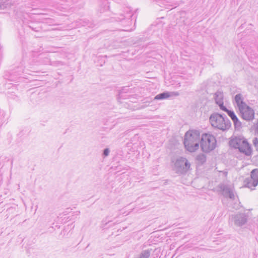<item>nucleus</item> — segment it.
I'll list each match as a JSON object with an SVG mask.
<instances>
[{
    "label": "nucleus",
    "mask_w": 258,
    "mask_h": 258,
    "mask_svg": "<svg viewBox=\"0 0 258 258\" xmlns=\"http://www.w3.org/2000/svg\"><path fill=\"white\" fill-rule=\"evenodd\" d=\"M109 153V150L108 148H106L103 151V155L104 156H107Z\"/></svg>",
    "instance_id": "19"
},
{
    "label": "nucleus",
    "mask_w": 258,
    "mask_h": 258,
    "mask_svg": "<svg viewBox=\"0 0 258 258\" xmlns=\"http://www.w3.org/2000/svg\"><path fill=\"white\" fill-rule=\"evenodd\" d=\"M230 147L238 149L239 151L247 156H250L252 149L246 139L241 137H235L229 141Z\"/></svg>",
    "instance_id": "3"
},
{
    "label": "nucleus",
    "mask_w": 258,
    "mask_h": 258,
    "mask_svg": "<svg viewBox=\"0 0 258 258\" xmlns=\"http://www.w3.org/2000/svg\"><path fill=\"white\" fill-rule=\"evenodd\" d=\"M211 125L222 131L228 130L231 127L230 121L226 115H222L218 113H212L209 118Z\"/></svg>",
    "instance_id": "2"
},
{
    "label": "nucleus",
    "mask_w": 258,
    "mask_h": 258,
    "mask_svg": "<svg viewBox=\"0 0 258 258\" xmlns=\"http://www.w3.org/2000/svg\"><path fill=\"white\" fill-rule=\"evenodd\" d=\"M250 178L254 180L255 185L258 184V169L252 170L250 173Z\"/></svg>",
    "instance_id": "13"
},
{
    "label": "nucleus",
    "mask_w": 258,
    "mask_h": 258,
    "mask_svg": "<svg viewBox=\"0 0 258 258\" xmlns=\"http://www.w3.org/2000/svg\"><path fill=\"white\" fill-rule=\"evenodd\" d=\"M227 114L233 121L235 127L236 128H240L241 126V122L239 120L234 112L233 111L230 110V111H228Z\"/></svg>",
    "instance_id": "10"
},
{
    "label": "nucleus",
    "mask_w": 258,
    "mask_h": 258,
    "mask_svg": "<svg viewBox=\"0 0 258 258\" xmlns=\"http://www.w3.org/2000/svg\"><path fill=\"white\" fill-rule=\"evenodd\" d=\"M253 144L254 146L255 147L256 150L258 151V139L256 138H254L253 140Z\"/></svg>",
    "instance_id": "17"
},
{
    "label": "nucleus",
    "mask_w": 258,
    "mask_h": 258,
    "mask_svg": "<svg viewBox=\"0 0 258 258\" xmlns=\"http://www.w3.org/2000/svg\"><path fill=\"white\" fill-rule=\"evenodd\" d=\"M121 18L119 19L120 20L124 19V16L123 15H121Z\"/></svg>",
    "instance_id": "21"
},
{
    "label": "nucleus",
    "mask_w": 258,
    "mask_h": 258,
    "mask_svg": "<svg viewBox=\"0 0 258 258\" xmlns=\"http://www.w3.org/2000/svg\"><path fill=\"white\" fill-rule=\"evenodd\" d=\"M190 167V163L184 157L177 158L174 164V169L177 173L184 174L189 170Z\"/></svg>",
    "instance_id": "6"
},
{
    "label": "nucleus",
    "mask_w": 258,
    "mask_h": 258,
    "mask_svg": "<svg viewBox=\"0 0 258 258\" xmlns=\"http://www.w3.org/2000/svg\"><path fill=\"white\" fill-rule=\"evenodd\" d=\"M257 185H255L254 180L250 177L246 178L244 180V186L245 187L253 189Z\"/></svg>",
    "instance_id": "12"
},
{
    "label": "nucleus",
    "mask_w": 258,
    "mask_h": 258,
    "mask_svg": "<svg viewBox=\"0 0 258 258\" xmlns=\"http://www.w3.org/2000/svg\"><path fill=\"white\" fill-rule=\"evenodd\" d=\"M196 159L199 164H203L206 161V156L205 155L201 154L197 156Z\"/></svg>",
    "instance_id": "15"
},
{
    "label": "nucleus",
    "mask_w": 258,
    "mask_h": 258,
    "mask_svg": "<svg viewBox=\"0 0 258 258\" xmlns=\"http://www.w3.org/2000/svg\"><path fill=\"white\" fill-rule=\"evenodd\" d=\"M6 8V5L3 1H0V10L1 9H5Z\"/></svg>",
    "instance_id": "18"
},
{
    "label": "nucleus",
    "mask_w": 258,
    "mask_h": 258,
    "mask_svg": "<svg viewBox=\"0 0 258 258\" xmlns=\"http://www.w3.org/2000/svg\"><path fill=\"white\" fill-rule=\"evenodd\" d=\"M214 98L216 104L221 103L223 101V94L221 91H218L214 94Z\"/></svg>",
    "instance_id": "14"
},
{
    "label": "nucleus",
    "mask_w": 258,
    "mask_h": 258,
    "mask_svg": "<svg viewBox=\"0 0 258 258\" xmlns=\"http://www.w3.org/2000/svg\"><path fill=\"white\" fill-rule=\"evenodd\" d=\"M248 216L243 212H238L230 216L229 221L237 227L245 225L248 221Z\"/></svg>",
    "instance_id": "5"
},
{
    "label": "nucleus",
    "mask_w": 258,
    "mask_h": 258,
    "mask_svg": "<svg viewBox=\"0 0 258 258\" xmlns=\"http://www.w3.org/2000/svg\"><path fill=\"white\" fill-rule=\"evenodd\" d=\"M179 93L178 92H165L157 95L155 97V100H162L172 96H178Z\"/></svg>",
    "instance_id": "9"
},
{
    "label": "nucleus",
    "mask_w": 258,
    "mask_h": 258,
    "mask_svg": "<svg viewBox=\"0 0 258 258\" xmlns=\"http://www.w3.org/2000/svg\"><path fill=\"white\" fill-rule=\"evenodd\" d=\"M217 104L219 105L220 108L222 110L226 112L227 113H228V111H230V110H228L225 106H224L223 102H222L221 103H218Z\"/></svg>",
    "instance_id": "16"
},
{
    "label": "nucleus",
    "mask_w": 258,
    "mask_h": 258,
    "mask_svg": "<svg viewBox=\"0 0 258 258\" xmlns=\"http://www.w3.org/2000/svg\"><path fill=\"white\" fill-rule=\"evenodd\" d=\"M234 99L235 102L237 104V106L238 107V108L246 105V104L243 102V99L241 94H236L235 96Z\"/></svg>",
    "instance_id": "11"
},
{
    "label": "nucleus",
    "mask_w": 258,
    "mask_h": 258,
    "mask_svg": "<svg viewBox=\"0 0 258 258\" xmlns=\"http://www.w3.org/2000/svg\"><path fill=\"white\" fill-rule=\"evenodd\" d=\"M4 118V115L3 113L0 112V125H2Z\"/></svg>",
    "instance_id": "20"
},
{
    "label": "nucleus",
    "mask_w": 258,
    "mask_h": 258,
    "mask_svg": "<svg viewBox=\"0 0 258 258\" xmlns=\"http://www.w3.org/2000/svg\"><path fill=\"white\" fill-rule=\"evenodd\" d=\"M242 118L246 120L250 121L254 118V112L253 110L247 104L239 108Z\"/></svg>",
    "instance_id": "8"
},
{
    "label": "nucleus",
    "mask_w": 258,
    "mask_h": 258,
    "mask_svg": "<svg viewBox=\"0 0 258 258\" xmlns=\"http://www.w3.org/2000/svg\"><path fill=\"white\" fill-rule=\"evenodd\" d=\"M200 141V132L198 131H188L184 136V145L186 149L193 152L198 149Z\"/></svg>",
    "instance_id": "1"
},
{
    "label": "nucleus",
    "mask_w": 258,
    "mask_h": 258,
    "mask_svg": "<svg viewBox=\"0 0 258 258\" xmlns=\"http://www.w3.org/2000/svg\"><path fill=\"white\" fill-rule=\"evenodd\" d=\"M218 190L225 198L234 200V189L233 186L226 184H220L218 186Z\"/></svg>",
    "instance_id": "7"
},
{
    "label": "nucleus",
    "mask_w": 258,
    "mask_h": 258,
    "mask_svg": "<svg viewBox=\"0 0 258 258\" xmlns=\"http://www.w3.org/2000/svg\"><path fill=\"white\" fill-rule=\"evenodd\" d=\"M256 131H257V133H258V124L256 125Z\"/></svg>",
    "instance_id": "22"
},
{
    "label": "nucleus",
    "mask_w": 258,
    "mask_h": 258,
    "mask_svg": "<svg viewBox=\"0 0 258 258\" xmlns=\"http://www.w3.org/2000/svg\"><path fill=\"white\" fill-rule=\"evenodd\" d=\"M217 141L215 137L210 134L202 135L201 139V147L202 151L209 153L214 150L216 147Z\"/></svg>",
    "instance_id": "4"
},
{
    "label": "nucleus",
    "mask_w": 258,
    "mask_h": 258,
    "mask_svg": "<svg viewBox=\"0 0 258 258\" xmlns=\"http://www.w3.org/2000/svg\"><path fill=\"white\" fill-rule=\"evenodd\" d=\"M108 9H109V6H107L106 10H108Z\"/></svg>",
    "instance_id": "23"
}]
</instances>
